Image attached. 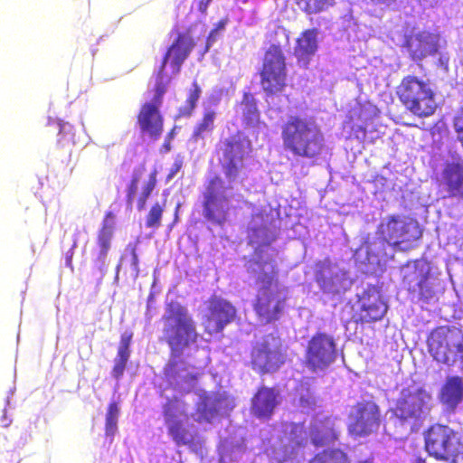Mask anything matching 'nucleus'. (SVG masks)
<instances>
[{
  "instance_id": "15",
  "label": "nucleus",
  "mask_w": 463,
  "mask_h": 463,
  "mask_svg": "<svg viewBox=\"0 0 463 463\" xmlns=\"http://www.w3.org/2000/svg\"><path fill=\"white\" fill-rule=\"evenodd\" d=\"M236 317V307L229 300L213 294L206 301L202 325L205 334L213 335L222 333Z\"/></svg>"
},
{
  "instance_id": "34",
  "label": "nucleus",
  "mask_w": 463,
  "mask_h": 463,
  "mask_svg": "<svg viewBox=\"0 0 463 463\" xmlns=\"http://www.w3.org/2000/svg\"><path fill=\"white\" fill-rule=\"evenodd\" d=\"M298 7L307 14H315L333 5L334 0H295Z\"/></svg>"
},
{
  "instance_id": "5",
  "label": "nucleus",
  "mask_w": 463,
  "mask_h": 463,
  "mask_svg": "<svg viewBox=\"0 0 463 463\" xmlns=\"http://www.w3.org/2000/svg\"><path fill=\"white\" fill-rule=\"evenodd\" d=\"M249 366L259 375L278 373L287 362V347L279 334L269 333L250 345Z\"/></svg>"
},
{
  "instance_id": "40",
  "label": "nucleus",
  "mask_w": 463,
  "mask_h": 463,
  "mask_svg": "<svg viewBox=\"0 0 463 463\" xmlns=\"http://www.w3.org/2000/svg\"><path fill=\"white\" fill-rule=\"evenodd\" d=\"M133 338L132 332H125L120 335V342L118 347V354H125L130 356V345Z\"/></svg>"
},
{
  "instance_id": "3",
  "label": "nucleus",
  "mask_w": 463,
  "mask_h": 463,
  "mask_svg": "<svg viewBox=\"0 0 463 463\" xmlns=\"http://www.w3.org/2000/svg\"><path fill=\"white\" fill-rule=\"evenodd\" d=\"M164 322L163 339L170 347L173 356H179L184 348L198 341L196 323L186 307L177 301L165 305L162 317Z\"/></svg>"
},
{
  "instance_id": "9",
  "label": "nucleus",
  "mask_w": 463,
  "mask_h": 463,
  "mask_svg": "<svg viewBox=\"0 0 463 463\" xmlns=\"http://www.w3.org/2000/svg\"><path fill=\"white\" fill-rule=\"evenodd\" d=\"M260 75V85L269 97L282 93L288 86L286 56L279 44H270L265 51Z\"/></svg>"
},
{
  "instance_id": "51",
  "label": "nucleus",
  "mask_w": 463,
  "mask_h": 463,
  "mask_svg": "<svg viewBox=\"0 0 463 463\" xmlns=\"http://www.w3.org/2000/svg\"><path fill=\"white\" fill-rule=\"evenodd\" d=\"M416 463H427L426 459L425 458H418L416 459Z\"/></svg>"
},
{
  "instance_id": "37",
  "label": "nucleus",
  "mask_w": 463,
  "mask_h": 463,
  "mask_svg": "<svg viewBox=\"0 0 463 463\" xmlns=\"http://www.w3.org/2000/svg\"><path fill=\"white\" fill-rule=\"evenodd\" d=\"M289 439L296 447H304L307 444V432L303 423L291 425Z\"/></svg>"
},
{
  "instance_id": "45",
  "label": "nucleus",
  "mask_w": 463,
  "mask_h": 463,
  "mask_svg": "<svg viewBox=\"0 0 463 463\" xmlns=\"http://www.w3.org/2000/svg\"><path fill=\"white\" fill-rule=\"evenodd\" d=\"M369 1L372 2L373 5H381L390 6V5H393L394 3H396L397 0H369Z\"/></svg>"
},
{
  "instance_id": "29",
  "label": "nucleus",
  "mask_w": 463,
  "mask_h": 463,
  "mask_svg": "<svg viewBox=\"0 0 463 463\" xmlns=\"http://www.w3.org/2000/svg\"><path fill=\"white\" fill-rule=\"evenodd\" d=\"M315 280L320 289L326 294L337 295L340 293L341 279L334 274L329 266H322L316 271Z\"/></svg>"
},
{
  "instance_id": "10",
  "label": "nucleus",
  "mask_w": 463,
  "mask_h": 463,
  "mask_svg": "<svg viewBox=\"0 0 463 463\" xmlns=\"http://www.w3.org/2000/svg\"><path fill=\"white\" fill-rule=\"evenodd\" d=\"M460 330L449 326L435 327L429 335L428 348L432 358L449 366L463 362V342Z\"/></svg>"
},
{
  "instance_id": "21",
  "label": "nucleus",
  "mask_w": 463,
  "mask_h": 463,
  "mask_svg": "<svg viewBox=\"0 0 463 463\" xmlns=\"http://www.w3.org/2000/svg\"><path fill=\"white\" fill-rule=\"evenodd\" d=\"M177 398L175 397L167 400L163 405V415L167 426V432L176 446L192 448L196 445V435L190 432L184 422L175 417V411L177 408Z\"/></svg>"
},
{
  "instance_id": "30",
  "label": "nucleus",
  "mask_w": 463,
  "mask_h": 463,
  "mask_svg": "<svg viewBox=\"0 0 463 463\" xmlns=\"http://www.w3.org/2000/svg\"><path fill=\"white\" fill-rule=\"evenodd\" d=\"M215 118L216 112L213 109H205L202 118L194 126L191 138L197 142L198 140L204 139L206 135L213 133L215 128Z\"/></svg>"
},
{
  "instance_id": "53",
  "label": "nucleus",
  "mask_w": 463,
  "mask_h": 463,
  "mask_svg": "<svg viewBox=\"0 0 463 463\" xmlns=\"http://www.w3.org/2000/svg\"><path fill=\"white\" fill-rule=\"evenodd\" d=\"M67 263H68V265H70V266L71 265V257H68V258H67Z\"/></svg>"
},
{
  "instance_id": "25",
  "label": "nucleus",
  "mask_w": 463,
  "mask_h": 463,
  "mask_svg": "<svg viewBox=\"0 0 463 463\" xmlns=\"http://www.w3.org/2000/svg\"><path fill=\"white\" fill-rule=\"evenodd\" d=\"M224 398L220 395L203 394L195 405L194 419L197 423H212L220 415Z\"/></svg>"
},
{
  "instance_id": "2",
  "label": "nucleus",
  "mask_w": 463,
  "mask_h": 463,
  "mask_svg": "<svg viewBox=\"0 0 463 463\" xmlns=\"http://www.w3.org/2000/svg\"><path fill=\"white\" fill-rule=\"evenodd\" d=\"M285 151L295 158L317 160L324 153V135L314 122L306 117L291 115L280 127Z\"/></svg>"
},
{
  "instance_id": "8",
  "label": "nucleus",
  "mask_w": 463,
  "mask_h": 463,
  "mask_svg": "<svg viewBox=\"0 0 463 463\" xmlns=\"http://www.w3.org/2000/svg\"><path fill=\"white\" fill-rule=\"evenodd\" d=\"M432 395L424 387L402 388L389 409L391 418L401 425L421 420L432 409Z\"/></svg>"
},
{
  "instance_id": "42",
  "label": "nucleus",
  "mask_w": 463,
  "mask_h": 463,
  "mask_svg": "<svg viewBox=\"0 0 463 463\" xmlns=\"http://www.w3.org/2000/svg\"><path fill=\"white\" fill-rule=\"evenodd\" d=\"M182 167L183 160L181 158H176L169 170V173L166 176V180H172L175 176V175L181 170Z\"/></svg>"
},
{
  "instance_id": "26",
  "label": "nucleus",
  "mask_w": 463,
  "mask_h": 463,
  "mask_svg": "<svg viewBox=\"0 0 463 463\" xmlns=\"http://www.w3.org/2000/svg\"><path fill=\"white\" fill-rule=\"evenodd\" d=\"M317 30L312 28L303 31L297 38L294 55L298 64L304 67L309 64L311 58L317 50Z\"/></svg>"
},
{
  "instance_id": "6",
  "label": "nucleus",
  "mask_w": 463,
  "mask_h": 463,
  "mask_svg": "<svg viewBox=\"0 0 463 463\" xmlns=\"http://www.w3.org/2000/svg\"><path fill=\"white\" fill-rule=\"evenodd\" d=\"M400 102L418 118L432 116L438 108L430 80L415 75L404 76L396 88Z\"/></svg>"
},
{
  "instance_id": "23",
  "label": "nucleus",
  "mask_w": 463,
  "mask_h": 463,
  "mask_svg": "<svg viewBox=\"0 0 463 463\" xmlns=\"http://www.w3.org/2000/svg\"><path fill=\"white\" fill-rule=\"evenodd\" d=\"M440 184L449 197H458L463 200V160L451 161L444 165Z\"/></svg>"
},
{
  "instance_id": "32",
  "label": "nucleus",
  "mask_w": 463,
  "mask_h": 463,
  "mask_svg": "<svg viewBox=\"0 0 463 463\" xmlns=\"http://www.w3.org/2000/svg\"><path fill=\"white\" fill-rule=\"evenodd\" d=\"M243 121L246 126H255L260 119L257 102L250 93H244L241 103Z\"/></svg>"
},
{
  "instance_id": "22",
  "label": "nucleus",
  "mask_w": 463,
  "mask_h": 463,
  "mask_svg": "<svg viewBox=\"0 0 463 463\" xmlns=\"http://www.w3.org/2000/svg\"><path fill=\"white\" fill-rule=\"evenodd\" d=\"M279 392L273 387L260 386L251 398L250 412L258 419L269 420L279 404Z\"/></svg>"
},
{
  "instance_id": "19",
  "label": "nucleus",
  "mask_w": 463,
  "mask_h": 463,
  "mask_svg": "<svg viewBox=\"0 0 463 463\" xmlns=\"http://www.w3.org/2000/svg\"><path fill=\"white\" fill-rule=\"evenodd\" d=\"M439 38V33L421 31L407 35L403 47L407 50L412 61H420L438 53Z\"/></svg>"
},
{
  "instance_id": "48",
  "label": "nucleus",
  "mask_w": 463,
  "mask_h": 463,
  "mask_svg": "<svg viewBox=\"0 0 463 463\" xmlns=\"http://www.w3.org/2000/svg\"><path fill=\"white\" fill-rule=\"evenodd\" d=\"M179 208H180V204H177L175 206V213H174V220H173V222L170 226V228H172L175 224H176L179 221V215H178V212H179Z\"/></svg>"
},
{
  "instance_id": "46",
  "label": "nucleus",
  "mask_w": 463,
  "mask_h": 463,
  "mask_svg": "<svg viewBox=\"0 0 463 463\" xmlns=\"http://www.w3.org/2000/svg\"><path fill=\"white\" fill-rule=\"evenodd\" d=\"M216 34H217L216 29H213L210 32V33H209V35L207 37L206 49H208L212 45V43L215 41Z\"/></svg>"
},
{
  "instance_id": "7",
  "label": "nucleus",
  "mask_w": 463,
  "mask_h": 463,
  "mask_svg": "<svg viewBox=\"0 0 463 463\" xmlns=\"http://www.w3.org/2000/svg\"><path fill=\"white\" fill-rule=\"evenodd\" d=\"M424 449L438 461L457 463L463 456L460 435L446 424L433 423L423 432Z\"/></svg>"
},
{
  "instance_id": "17",
  "label": "nucleus",
  "mask_w": 463,
  "mask_h": 463,
  "mask_svg": "<svg viewBox=\"0 0 463 463\" xmlns=\"http://www.w3.org/2000/svg\"><path fill=\"white\" fill-rule=\"evenodd\" d=\"M195 47V42L189 33H180L175 40L167 48L165 53L161 65L156 74V82H167L169 80H164V74L165 66L167 64L173 70V73L177 74L181 71V67L184 61L189 57L192 51Z\"/></svg>"
},
{
  "instance_id": "47",
  "label": "nucleus",
  "mask_w": 463,
  "mask_h": 463,
  "mask_svg": "<svg viewBox=\"0 0 463 463\" xmlns=\"http://www.w3.org/2000/svg\"><path fill=\"white\" fill-rule=\"evenodd\" d=\"M172 149L171 141L165 139L160 147L161 153H168Z\"/></svg>"
},
{
  "instance_id": "11",
  "label": "nucleus",
  "mask_w": 463,
  "mask_h": 463,
  "mask_svg": "<svg viewBox=\"0 0 463 463\" xmlns=\"http://www.w3.org/2000/svg\"><path fill=\"white\" fill-rule=\"evenodd\" d=\"M166 91L167 82H156L152 99L144 102L137 114L140 133L154 141L158 140L164 131V117L160 108Z\"/></svg>"
},
{
  "instance_id": "14",
  "label": "nucleus",
  "mask_w": 463,
  "mask_h": 463,
  "mask_svg": "<svg viewBox=\"0 0 463 463\" xmlns=\"http://www.w3.org/2000/svg\"><path fill=\"white\" fill-rule=\"evenodd\" d=\"M335 357L336 344L333 335L317 331L307 341L304 363L311 372L325 370Z\"/></svg>"
},
{
  "instance_id": "39",
  "label": "nucleus",
  "mask_w": 463,
  "mask_h": 463,
  "mask_svg": "<svg viewBox=\"0 0 463 463\" xmlns=\"http://www.w3.org/2000/svg\"><path fill=\"white\" fill-rule=\"evenodd\" d=\"M128 359V355L117 354V358L115 359V364L111 372L112 376L115 379L118 380L123 376Z\"/></svg>"
},
{
  "instance_id": "36",
  "label": "nucleus",
  "mask_w": 463,
  "mask_h": 463,
  "mask_svg": "<svg viewBox=\"0 0 463 463\" xmlns=\"http://www.w3.org/2000/svg\"><path fill=\"white\" fill-rule=\"evenodd\" d=\"M164 212L165 203H160L156 202L153 203L147 214L146 215V227L149 229H158L162 223Z\"/></svg>"
},
{
  "instance_id": "38",
  "label": "nucleus",
  "mask_w": 463,
  "mask_h": 463,
  "mask_svg": "<svg viewBox=\"0 0 463 463\" xmlns=\"http://www.w3.org/2000/svg\"><path fill=\"white\" fill-rule=\"evenodd\" d=\"M419 288V295L420 298L425 302H428L430 298L434 297V290L430 285L428 275L421 276L420 279L418 281Z\"/></svg>"
},
{
  "instance_id": "33",
  "label": "nucleus",
  "mask_w": 463,
  "mask_h": 463,
  "mask_svg": "<svg viewBox=\"0 0 463 463\" xmlns=\"http://www.w3.org/2000/svg\"><path fill=\"white\" fill-rule=\"evenodd\" d=\"M120 413L119 404L117 401L109 403L105 419V433L107 436L114 437L118 430V420Z\"/></svg>"
},
{
  "instance_id": "28",
  "label": "nucleus",
  "mask_w": 463,
  "mask_h": 463,
  "mask_svg": "<svg viewBox=\"0 0 463 463\" xmlns=\"http://www.w3.org/2000/svg\"><path fill=\"white\" fill-rule=\"evenodd\" d=\"M114 235V227L104 220L101 228L97 233V247L95 261L103 266L105 264L108 253L111 248L112 239Z\"/></svg>"
},
{
  "instance_id": "41",
  "label": "nucleus",
  "mask_w": 463,
  "mask_h": 463,
  "mask_svg": "<svg viewBox=\"0 0 463 463\" xmlns=\"http://www.w3.org/2000/svg\"><path fill=\"white\" fill-rule=\"evenodd\" d=\"M127 250L130 251L131 255V266L134 270L138 272L139 270V262H138V257L137 253V246L135 244H128L127 247Z\"/></svg>"
},
{
  "instance_id": "4",
  "label": "nucleus",
  "mask_w": 463,
  "mask_h": 463,
  "mask_svg": "<svg viewBox=\"0 0 463 463\" xmlns=\"http://www.w3.org/2000/svg\"><path fill=\"white\" fill-rule=\"evenodd\" d=\"M376 239L398 250H410L422 236L419 222L407 215L390 214L376 229Z\"/></svg>"
},
{
  "instance_id": "49",
  "label": "nucleus",
  "mask_w": 463,
  "mask_h": 463,
  "mask_svg": "<svg viewBox=\"0 0 463 463\" xmlns=\"http://www.w3.org/2000/svg\"><path fill=\"white\" fill-rule=\"evenodd\" d=\"M226 24L227 20H221L216 24L213 29H216V33H218V31L224 29Z\"/></svg>"
},
{
  "instance_id": "24",
  "label": "nucleus",
  "mask_w": 463,
  "mask_h": 463,
  "mask_svg": "<svg viewBox=\"0 0 463 463\" xmlns=\"http://www.w3.org/2000/svg\"><path fill=\"white\" fill-rule=\"evenodd\" d=\"M339 436L340 430L335 421L328 417L313 423L309 430L311 443L317 448L335 444Z\"/></svg>"
},
{
  "instance_id": "18",
  "label": "nucleus",
  "mask_w": 463,
  "mask_h": 463,
  "mask_svg": "<svg viewBox=\"0 0 463 463\" xmlns=\"http://www.w3.org/2000/svg\"><path fill=\"white\" fill-rule=\"evenodd\" d=\"M359 308L354 314L355 323L367 324L381 320L387 312L388 306L374 288L363 292L358 299Z\"/></svg>"
},
{
  "instance_id": "1",
  "label": "nucleus",
  "mask_w": 463,
  "mask_h": 463,
  "mask_svg": "<svg viewBox=\"0 0 463 463\" xmlns=\"http://www.w3.org/2000/svg\"><path fill=\"white\" fill-rule=\"evenodd\" d=\"M264 252L262 246L255 248L252 258L246 263V269L249 273H257L256 283L260 288L253 302V310L258 319L268 325L281 318L288 297L279 287L275 258L265 256Z\"/></svg>"
},
{
  "instance_id": "54",
  "label": "nucleus",
  "mask_w": 463,
  "mask_h": 463,
  "mask_svg": "<svg viewBox=\"0 0 463 463\" xmlns=\"http://www.w3.org/2000/svg\"><path fill=\"white\" fill-rule=\"evenodd\" d=\"M64 128H65V125L60 124V131H62L64 129Z\"/></svg>"
},
{
  "instance_id": "52",
  "label": "nucleus",
  "mask_w": 463,
  "mask_h": 463,
  "mask_svg": "<svg viewBox=\"0 0 463 463\" xmlns=\"http://www.w3.org/2000/svg\"><path fill=\"white\" fill-rule=\"evenodd\" d=\"M112 217H113L112 213H110V212L107 213V214H106V219H107V218H112Z\"/></svg>"
},
{
  "instance_id": "16",
  "label": "nucleus",
  "mask_w": 463,
  "mask_h": 463,
  "mask_svg": "<svg viewBox=\"0 0 463 463\" xmlns=\"http://www.w3.org/2000/svg\"><path fill=\"white\" fill-rule=\"evenodd\" d=\"M223 181L218 175L212 177L203 193V216L217 224H222L228 217L229 198L224 194Z\"/></svg>"
},
{
  "instance_id": "31",
  "label": "nucleus",
  "mask_w": 463,
  "mask_h": 463,
  "mask_svg": "<svg viewBox=\"0 0 463 463\" xmlns=\"http://www.w3.org/2000/svg\"><path fill=\"white\" fill-rule=\"evenodd\" d=\"M308 463H351V460L341 449H326L317 453Z\"/></svg>"
},
{
  "instance_id": "13",
  "label": "nucleus",
  "mask_w": 463,
  "mask_h": 463,
  "mask_svg": "<svg viewBox=\"0 0 463 463\" xmlns=\"http://www.w3.org/2000/svg\"><path fill=\"white\" fill-rule=\"evenodd\" d=\"M380 407L371 400L357 402L349 414L347 431L354 438H364L378 432L381 426Z\"/></svg>"
},
{
  "instance_id": "43",
  "label": "nucleus",
  "mask_w": 463,
  "mask_h": 463,
  "mask_svg": "<svg viewBox=\"0 0 463 463\" xmlns=\"http://www.w3.org/2000/svg\"><path fill=\"white\" fill-rule=\"evenodd\" d=\"M213 0H195L197 10L203 14H206L207 8Z\"/></svg>"
},
{
  "instance_id": "20",
  "label": "nucleus",
  "mask_w": 463,
  "mask_h": 463,
  "mask_svg": "<svg viewBox=\"0 0 463 463\" xmlns=\"http://www.w3.org/2000/svg\"><path fill=\"white\" fill-rule=\"evenodd\" d=\"M146 168L144 164L139 165L133 170L131 180L127 188L126 202L129 207H132L135 198L137 197V208L142 211L146 208L147 200L151 196L157 183V171L154 169L148 176L147 181L142 185L141 191L137 196L138 184L143 177Z\"/></svg>"
},
{
  "instance_id": "12",
  "label": "nucleus",
  "mask_w": 463,
  "mask_h": 463,
  "mask_svg": "<svg viewBox=\"0 0 463 463\" xmlns=\"http://www.w3.org/2000/svg\"><path fill=\"white\" fill-rule=\"evenodd\" d=\"M220 151V164L226 179L235 181L244 167L245 158L252 151L250 140L241 132H236L222 141Z\"/></svg>"
},
{
  "instance_id": "55",
  "label": "nucleus",
  "mask_w": 463,
  "mask_h": 463,
  "mask_svg": "<svg viewBox=\"0 0 463 463\" xmlns=\"http://www.w3.org/2000/svg\"><path fill=\"white\" fill-rule=\"evenodd\" d=\"M363 463H367V462H363Z\"/></svg>"
},
{
  "instance_id": "44",
  "label": "nucleus",
  "mask_w": 463,
  "mask_h": 463,
  "mask_svg": "<svg viewBox=\"0 0 463 463\" xmlns=\"http://www.w3.org/2000/svg\"><path fill=\"white\" fill-rule=\"evenodd\" d=\"M266 231H267L266 227H263V228H260V227H251L249 230V236H250L251 241L254 240L255 241H257L256 237L258 236V232H266Z\"/></svg>"
},
{
  "instance_id": "27",
  "label": "nucleus",
  "mask_w": 463,
  "mask_h": 463,
  "mask_svg": "<svg viewBox=\"0 0 463 463\" xmlns=\"http://www.w3.org/2000/svg\"><path fill=\"white\" fill-rule=\"evenodd\" d=\"M463 400V380L460 376L448 377L439 392V401L454 411Z\"/></svg>"
},
{
  "instance_id": "35",
  "label": "nucleus",
  "mask_w": 463,
  "mask_h": 463,
  "mask_svg": "<svg viewBox=\"0 0 463 463\" xmlns=\"http://www.w3.org/2000/svg\"><path fill=\"white\" fill-rule=\"evenodd\" d=\"M201 95V88L194 80L192 84V89L189 91L188 97L185 101V106L178 110V117H190L196 107L197 101Z\"/></svg>"
},
{
  "instance_id": "50",
  "label": "nucleus",
  "mask_w": 463,
  "mask_h": 463,
  "mask_svg": "<svg viewBox=\"0 0 463 463\" xmlns=\"http://www.w3.org/2000/svg\"><path fill=\"white\" fill-rule=\"evenodd\" d=\"M175 127H174L166 135L165 138L166 140L172 141L175 136Z\"/></svg>"
}]
</instances>
